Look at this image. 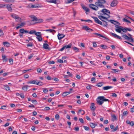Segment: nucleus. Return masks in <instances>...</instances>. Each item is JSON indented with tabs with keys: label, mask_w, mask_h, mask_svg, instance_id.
<instances>
[{
	"label": "nucleus",
	"mask_w": 134,
	"mask_h": 134,
	"mask_svg": "<svg viewBox=\"0 0 134 134\" xmlns=\"http://www.w3.org/2000/svg\"><path fill=\"white\" fill-rule=\"evenodd\" d=\"M97 0V2L95 3V4H91L89 5V7L90 8L96 11L98 10L99 7L101 8H105L104 4L106 2L105 0Z\"/></svg>",
	"instance_id": "nucleus-1"
},
{
	"label": "nucleus",
	"mask_w": 134,
	"mask_h": 134,
	"mask_svg": "<svg viewBox=\"0 0 134 134\" xmlns=\"http://www.w3.org/2000/svg\"><path fill=\"white\" fill-rule=\"evenodd\" d=\"M96 100L97 104L100 105H102L104 102L109 101L108 99L105 98V97L103 96L98 97Z\"/></svg>",
	"instance_id": "nucleus-2"
},
{
	"label": "nucleus",
	"mask_w": 134,
	"mask_h": 134,
	"mask_svg": "<svg viewBox=\"0 0 134 134\" xmlns=\"http://www.w3.org/2000/svg\"><path fill=\"white\" fill-rule=\"evenodd\" d=\"M102 13L101 14V15H106L107 16V18H109L110 17L109 14H110V11L106 9H103L101 11Z\"/></svg>",
	"instance_id": "nucleus-3"
},
{
	"label": "nucleus",
	"mask_w": 134,
	"mask_h": 134,
	"mask_svg": "<svg viewBox=\"0 0 134 134\" xmlns=\"http://www.w3.org/2000/svg\"><path fill=\"white\" fill-rule=\"evenodd\" d=\"M102 15H101V14L100 15H99L98 16V18L100 19L104 22L105 23L104 24V26H107L108 25L107 23V22L104 21V20L105 19L107 20H108V18H107V17H105L104 16Z\"/></svg>",
	"instance_id": "nucleus-4"
},
{
	"label": "nucleus",
	"mask_w": 134,
	"mask_h": 134,
	"mask_svg": "<svg viewBox=\"0 0 134 134\" xmlns=\"http://www.w3.org/2000/svg\"><path fill=\"white\" fill-rule=\"evenodd\" d=\"M122 37L124 38L125 39L127 40L130 42H133V38L132 37H129L127 36L125 34H124L122 35Z\"/></svg>",
	"instance_id": "nucleus-5"
},
{
	"label": "nucleus",
	"mask_w": 134,
	"mask_h": 134,
	"mask_svg": "<svg viewBox=\"0 0 134 134\" xmlns=\"http://www.w3.org/2000/svg\"><path fill=\"white\" fill-rule=\"evenodd\" d=\"M92 18L94 19L96 23L100 25H102V22L98 19L97 17L94 16H92Z\"/></svg>",
	"instance_id": "nucleus-6"
},
{
	"label": "nucleus",
	"mask_w": 134,
	"mask_h": 134,
	"mask_svg": "<svg viewBox=\"0 0 134 134\" xmlns=\"http://www.w3.org/2000/svg\"><path fill=\"white\" fill-rule=\"evenodd\" d=\"M82 28L87 32H92L93 31V30L90 28L86 26H83Z\"/></svg>",
	"instance_id": "nucleus-7"
},
{
	"label": "nucleus",
	"mask_w": 134,
	"mask_h": 134,
	"mask_svg": "<svg viewBox=\"0 0 134 134\" xmlns=\"http://www.w3.org/2000/svg\"><path fill=\"white\" fill-rule=\"evenodd\" d=\"M118 2L117 0H113L110 4V6L112 7H114L116 6Z\"/></svg>",
	"instance_id": "nucleus-8"
},
{
	"label": "nucleus",
	"mask_w": 134,
	"mask_h": 134,
	"mask_svg": "<svg viewBox=\"0 0 134 134\" xmlns=\"http://www.w3.org/2000/svg\"><path fill=\"white\" fill-rule=\"evenodd\" d=\"M6 5L5 6V7L7 8L8 10L10 12H12V9L11 7L12 5V4L10 5L8 4H6Z\"/></svg>",
	"instance_id": "nucleus-9"
},
{
	"label": "nucleus",
	"mask_w": 134,
	"mask_h": 134,
	"mask_svg": "<svg viewBox=\"0 0 134 134\" xmlns=\"http://www.w3.org/2000/svg\"><path fill=\"white\" fill-rule=\"evenodd\" d=\"M43 48L45 49L50 50L51 48L49 47V45L47 43H44L43 45Z\"/></svg>",
	"instance_id": "nucleus-10"
},
{
	"label": "nucleus",
	"mask_w": 134,
	"mask_h": 134,
	"mask_svg": "<svg viewBox=\"0 0 134 134\" xmlns=\"http://www.w3.org/2000/svg\"><path fill=\"white\" fill-rule=\"evenodd\" d=\"M111 129H112L111 132H114L116 131L118 129V126H110Z\"/></svg>",
	"instance_id": "nucleus-11"
},
{
	"label": "nucleus",
	"mask_w": 134,
	"mask_h": 134,
	"mask_svg": "<svg viewBox=\"0 0 134 134\" xmlns=\"http://www.w3.org/2000/svg\"><path fill=\"white\" fill-rule=\"evenodd\" d=\"M37 81L34 80L28 81L27 83V84H33L37 85Z\"/></svg>",
	"instance_id": "nucleus-12"
},
{
	"label": "nucleus",
	"mask_w": 134,
	"mask_h": 134,
	"mask_svg": "<svg viewBox=\"0 0 134 134\" xmlns=\"http://www.w3.org/2000/svg\"><path fill=\"white\" fill-rule=\"evenodd\" d=\"M19 32L22 34L28 33H29L28 31L26 30H24L23 29H20L19 30Z\"/></svg>",
	"instance_id": "nucleus-13"
},
{
	"label": "nucleus",
	"mask_w": 134,
	"mask_h": 134,
	"mask_svg": "<svg viewBox=\"0 0 134 134\" xmlns=\"http://www.w3.org/2000/svg\"><path fill=\"white\" fill-rule=\"evenodd\" d=\"M95 104L93 103H91V105L90 107L92 110L94 111L96 109V107L95 106Z\"/></svg>",
	"instance_id": "nucleus-14"
},
{
	"label": "nucleus",
	"mask_w": 134,
	"mask_h": 134,
	"mask_svg": "<svg viewBox=\"0 0 134 134\" xmlns=\"http://www.w3.org/2000/svg\"><path fill=\"white\" fill-rule=\"evenodd\" d=\"M29 17L31 19H32V21H36L37 20V18L34 15H31L29 16Z\"/></svg>",
	"instance_id": "nucleus-15"
},
{
	"label": "nucleus",
	"mask_w": 134,
	"mask_h": 134,
	"mask_svg": "<svg viewBox=\"0 0 134 134\" xmlns=\"http://www.w3.org/2000/svg\"><path fill=\"white\" fill-rule=\"evenodd\" d=\"M111 34L115 38H118L121 40H122V38L118 36V35H117L116 34H115L111 33Z\"/></svg>",
	"instance_id": "nucleus-16"
},
{
	"label": "nucleus",
	"mask_w": 134,
	"mask_h": 134,
	"mask_svg": "<svg viewBox=\"0 0 134 134\" xmlns=\"http://www.w3.org/2000/svg\"><path fill=\"white\" fill-rule=\"evenodd\" d=\"M126 123L130 126H133L134 125V122L132 121H130L129 120H127Z\"/></svg>",
	"instance_id": "nucleus-17"
},
{
	"label": "nucleus",
	"mask_w": 134,
	"mask_h": 134,
	"mask_svg": "<svg viewBox=\"0 0 134 134\" xmlns=\"http://www.w3.org/2000/svg\"><path fill=\"white\" fill-rule=\"evenodd\" d=\"M3 86L4 87V89L6 91H9L10 90V87L8 85H3Z\"/></svg>",
	"instance_id": "nucleus-18"
},
{
	"label": "nucleus",
	"mask_w": 134,
	"mask_h": 134,
	"mask_svg": "<svg viewBox=\"0 0 134 134\" xmlns=\"http://www.w3.org/2000/svg\"><path fill=\"white\" fill-rule=\"evenodd\" d=\"M65 36L62 34H58V38L59 40H60L65 37Z\"/></svg>",
	"instance_id": "nucleus-19"
},
{
	"label": "nucleus",
	"mask_w": 134,
	"mask_h": 134,
	"mask_svg": "<svg viewBox=\"0 0 134 134\" xmlns=\"http://www.w3.org/2000/svg\"><path fill=\"white\" fill-rule=\"evenodd\" d=\"M94 34L98 36L99 37H102L103 38L106 40H108V38H107L106 37L104 36H103V35H101L100 34H98L97 33H94Z\"/></svg>",
	"instance_id": "nucleus-20"
},
{
	"label": "nucleus",
	"mask_w": 134,
	"mask_h": 134,
	"mask_svg": "<svg viewBox=\"0 0 134 134\" xmlns=\"http://www.w3.org/2000/svg\"><path fill=\"white\" fill-rule=\"evenodd\" d=\"M30 87V86L27 85H24L22 87V90H23L24 91H25L27 90V87Z\"/></svg>",
	"instance_id": "nucleus-21"
},
{
	"label": "nucleus",
	"mask_w": 134,
	"mask_h": 134,
	"mask_svg": "<svg viewBox=\"0 0 134 134\" xmlns=\"http://www.w3.org/2000/svg\"><path fill=\"white\" fill-rule=\"evenodd\" d=\"M112 120L114 121L115 120H116L118 119L115 116V115L114 114H113V115H112Z\"/></svg>",
	"instance_id": "nucleus-22"
},
{
	"label": "nucleus",
	"mask_w": 134,
	"mask_h": 134,
	"mask_svg": "<svg viewBox=\"0 0 134 134\" xmlns=\"http://www.w3.org/2000/svg\"><path fill=\"white\" fill-rule=\"evenodd\" d=\"M11 16L13 18L15 19L16 20V19L18 18L19 19H20V18H18V16L14 14H13L11 15Z\"/></svg>",
	"instance_id": "nucleus-23"
},
{
	"label": "nucleus",
	"mask_w": 134,
	"mask_h": 134,
	"mask_svg": "<svg viewBox=\"0 0 134 134\" xmlns=\"http://www.w3.org/2000/svg\"><path fill=\"white\" fill-rule=\"evenodd\" d=\"M71 93V91L64 92L63 93L62 95L64 96H66Z\"/></svg>",
	"instance_id": "nucleus-24"
},
{
	"label": "nucleus",
	"mask_w": 134,
	"mask_h": 134,
	"mask_svg": "<svg viewBox=\"0 0 134 134\" xmlns=\"http://www.w3.org/2000/svg\"><path fill=\"white\" fill-rule=\"evenodd\" d=\"M99 46L101 47V48L103 49H107V46L105 45L102 44L100 46Z\"/></svg>",
	"instance_id": "nucleus-25"
},
{
	"label": "nucleus",
	"mask_w": 134,
	"mask_h": 134,
	"mask_svg": "<svg viewBox=\"0 0 134 134\" xmlns=\"http://www.w3.org/2000/svg\"><path fill=\"white\" fill-rule=\"evenodd\" d=\"M111 70L114 71H111V73H116V72H118L120 71V70L115 69H111Z\"/></svg>",
	"instance_id": "nucleus-26"
},
{
	"label": "nucleus",
	"mask_w": 134,
	"mask_h": 134,
	"mask_svg": "<svg viewBox=\"0 0 134 134\" xmlns=\"http://www.w3.org/2000/svg\"><path fill=\"white\" fill-rule=\"evenodd\" d=\"M36 38L39 42L41 41L42 40V35H39L36 36Z\"/></svg>",
	"instance_id": "nucleus-27"
},
{
	"label": "nucleus",
	"mask_w": 134,
	"mask_h": 134,
	"mask_svg": "<svg viewBox=\"0 0 134 134\" xmlns=\"http://www.w3.org/2000/svg\"><path fill=\"white\" fill-rule=\"evenodd\" d=\"M112 88L113 87L112 86H107L104 87H103V89L104 90H107Z\"/></svg>",
	"instance_id": "nucleus-28"
},
{
	"label": "nucleus",
	"mask_w": 134,
	"mask_h": 134,
	"mask_svg": "<svg viewBox=\"0 0 134 134\" xmlns=\"http://www.w3.org/2000/svg\"><path fill=\"white\" fill-rule=\"evenodd\" d=\"M2 58L3 61L6 62L7 61L8 58L6 57L5 55H3L2 56Z\"/></svg>",
	"instance_id": "nucleus-29"
},
{
	"label": "nucleus",
	"mask_w": 134,
	"mask_h": 134,
	"mask_svg": "<svg viewBox=\"0 0 134 134\" xmlns=\"http://www.w3.org/2000/svg\"><path fill=\"white\" fill-rule=\"evenodd\" d=\"M3 45L4 46H5L7 47H8L9 46L10 44L8 42H4L3 43Z\"/></svg>",
	"instance_id": "nucleus-30"
},
{
	"label": "nucleus",
	"mask_w": 134,
	"mask_h": 134,
	"mask_svg": "<svg viewBox=\"0 0 134 134\" xmlns=\"http://www.w3.org/2000/svg\"><path fill=\"white\" fill-rule=\"evenodd\" d=\"M82 8L86 12H89L90 11V9L86 7L83 6L82 7Z\"/></svg>",
	"instance_id": "nucleus-31"
},
{
	"label": "nucleus",
	"mask_w": 134,
	"mask_h": 134,
	"mask_svg": "<svg viewBox=\"0 0 134 134\" xmlns=\"http://www.w3.org/2000/svg\"><path fill=\"white\" fill-rule=\"evenodd\" d=\"M3 1H5L6 3H12L14 2V0H4Z\"/></svg>",
	"instance_id": "nucleus-32"
},
{
	"label": "nucleus",
	"mask_w": 134,
	"mask_h": 134,
	"mask_svg": "<svg viewBox=\"0 0 134 134\" xmlns=\"http://www.w3.org/2000/svg\"><path fill=\"white\" fill-rule=\"evenodd\" d=\"M35 34L37 36L39 35H42L41 32H36H36L35 33Z\"/></svg>",
	"instance_id": "nucleus-33"
},
{
	"label": "nucleus",
	"mask_w": 134,
	"mask_h": 134,
	"mask_svg": "<svg viewBox=\"0 0 134 134\" xmlns=\"http://www.w3.org/2000/svg\"><path fill=\"white\" fill-rule=\"evenodd\" d=\"M43 85V83L41 81H37V85H38L39 86H42Z\"/></svg>",
	"instance_id": "nucleus-34"
},
{
	"label": "nucleus",
	"mask_w": 134,
	"mask_h": 134,
	"mask_svg": "<svg viewBox=\"0 0 134 134\" xmlns=\"http://www.w3.org/2000/svg\"><path fill=\"white\" fill-rule=\"evenodd\" d=\"M115 30L116 32L119 33H120L121 32V31H122L121 28L120 27L118 29H115Z\"/></svg>",
	"instance_id": "nucleus-35"
},
{
	"label": "nucleus",
	"mask_w": 134,
	"mask_h": 134,
	"mask_svg": "<svg viewBox=\"0 0 134 134\" xmlns=\"http://www.w3.org/2000/svg\"><path fill=\"white\" fill-rule=\"evenodd\" d=\"M72 44L71 43H69L67 46H65V48H70L71 47Z\"/></svg>",
	"instance_id": "nucleus-36"
},
{
	"label": "nucleus",
	"mask_w": 134,
	"mask_h": 134,
	"mask_svg": "<svg viewBox=\"0 0 134 134\" xmlns=\"http://www.w3.org/2000/svg\"><path fill=\"white\" fill-rule=\"evenodd\" d=\"M35 32L36 31L34 30H31V31H30L29 32V33H28L31 34H35Z\"/></svg>",
	"instance_id": "nucleus-37"
},
{
	"label": "nucleus",
	"mask_w": 134,
	"mask_h": 134,
	"mask_svg": "<svg viewBox=\"0 0 134 134\" xmlns=\"http://www.w3.org/2000/svg\"><path fill=\"white\" fill-rule=\"evenodd\" d=\"M43 20L42 19H38L37 18V20L36 21H37V23H41L43 22Z\"/></svg>",
	"instance_id": "nucleus-38"
},
{
	"label": "nucleus",
	"mask_w": 134,
	"mask_h": 134,
	"mask_svg": "<svg viewBox=\"0 0 134 134\" xmlns=\"http://www.w3.org/2000/svg\"><path fill=\"white\" fill-rule=\"evenodd\" d=\"M103 84L102 82H99L96 85V86L98 87H100L103 85Z\"/></svg>",
	"instance_id": "nucleus-39"
},
{
	"label": "nucleus",
	"mask_w": 134,
	"mask_h": 134,
	"mask_svg": "<svg viewBox=\"0 0 134 134\" xmlns=\"http://www.w3.org/2000/svg\"><path fill=\"white\" fill-rule=\"evenodd\" d=\"M33 44L32 42L29 43L27 44V47H32L33 46Z\"/></svg>",
	"instance_id": "nucleus-40"
},
{
	"label": "nucleus",
	"mask_w": 134,
	"mask_h": 134,
	"mask_svg": "<svg viewBox=\"0 0 134 134\" xmlns=\"http://www.w3.org/2000/svg\"><path fill=\"white\" fill-rule=\"evenodd\" d=\"M79 113H81L82 115H83L85 113V112L84 111V110H81V109H80L79 110Z\"/></svg>",
	"instance_id": "nucleus-41"
},
{
	"label": "nucleus",
	"mask_w": 134,
	"mask_h": 134,
	"mask_svg": "<svg viewBox=\"0 0 134 134\" xmlns=\"http://www.w3.org/2000/svg\"><path fill=\"white\" fill-rule=\"evenodd\" d=\"M4 35V33L3 31L1 30H0V37H2Z\"/></svg>",
	"instance_id": "nucleus-42"
},
{
	"label": "nucleus",
	"mask_w": 134,
	"mask_h": 134,
	"mask_svg": "<svg viewBox=\"0 0 134 134\" xmlns=\"http://www.w3.org/2000/svg\"><path fill=\"white\" fill-rule=\"evenodd\" d=\"M73 49L76 52H79V49L76 47H74Z\"/></svg>",
	"instance_id": "nucleus-43"
},
{
	"label": "nucleus",
	"mask_w": 134,
	"mask_h": 134,
	"mask_svg": "<svg viewBox=\"0 0 134 134\" xmlns=\"http://www.w3.org/2000/svg\"><path fill=\"white\" fill-rule=\"evenodd\" d=\"M123 21H125V22H127V23H131L130 21L129 20H127V19H126L125 18H124L123 19Z\"/></svg>",
	"instance_id": "nucleus-44"
},
{
	"label": "nucleus",
	"mask_w": 134,
	"mask_h": 134,
	"mask_svg": "<svg viewBox=\"0 0 134 134\" xmlns=\"http://www.w3.org/2000/svg\"><path fill=\"white\" fill-rule=\"evenodd\" d=\"M65 25L64 23H62L59 24L58 25V26H61L62 27L64 26Z\"/></svg>",
	"instance_id": "nucleus-45"
},
{
	"label": "nucleus",
	"mask_w": 134,
	"mask_h": 134,
	"mask_svg": "<svg viewBox=\"0 0 134 134\" xmlns=\"http://www.w3.org/2000/svg\"><path fill=\"white\" fill-rule=\"evenodd\" d=\"M57 62L60 63H63V61L61 59H58Z\"/></svg>",
	"instance_id": "nucleus-46"
},
{
	"label": "nucleus",
	"mask_w": 134,
	"mask_h": 134,
	"mask_svg": "<svg viewBox=\"0 0 134 134\" xmlns=\"http://www.w3.org/2000/svg\"><path fill=\"white\" fill-rule=\"evenodd\" d=\"M6 5V4H5L4 5L2 4H0V8L5 7V6Z\"/></svg>",
	"instance_id": "nucleus-47"
},
{
	"label": "nucleus",
	"mask_w": 134,
	"mask_h": 134,
	"mask_svg": "<svg viewBox=\"0 0 134 134\" xmlns=\"http://www.w3.org/2000/svg\"><path fill=\"white\" fill-rule=\"evenodd\" d=\"M55 117L56 119L57 120L59 119V115L58 114H56L55 115Z\"/></svg>",
	"instance_id": "nucleus-48"
},
{
	"label": "nucleus",
	"mask_w": 134,
	"mask_h": 134,
	"mask_svg": "<svg viewBox=\"0 0 134 134\" xmlns=\"http://www.w3.org/2000/svg\"><path fill=\"white\" fill-rule=\"evenodd\" d=\"M9 62L10 64H12L13 61V59L12 58H10L9 59Z\"/></svg>",
	"instance_id": "nucleus-49"
},
{
	"label": "nucleus",
	"mask_w": 134,
	"mask_h": 134,
	"mask_svg": "<svg viewBox=\"0 0 134 134\" xmlns=\"http://www.w3.org/2000/svg\"><path fill=\"white\" fill-rule=\"evenodd\" d=\"M121 30L124 32H127L126 28L122 27V28H121Z\"/></svg>",
	"instance_id": "nucleus-50"
},
{
	"label": "nucleus",
	"mask_w": 134,
	"mask_h": 134,
	"mask_svg": "<svg viewBox=\"0 0 134 134\" xmlns=\"http://www.w3.org/2000/svg\"><path fill=\"white\" fill-rule=\"evenodd\" d=\"M52 79L57 82L59 80L57 78H52Z\"/></svg>",
	"instance_id": "nucleus-51"
},
{
	"label": "nucleus",
	"mask_w": 134,
	"mask_h": 134,
	"mask_svg": "<svg viewBox=\"0 0 134 134\" xmlns=\"http://www.w3.org/2000/svg\"><path fill=\"white\" fill-rule=\"evenodd\" d=\"M18 18H20V19H19V18H17V19H16V21H17L18 22H20L21 21V18L18 16Z\"/></svg>",
	"instance_id": "nucleus-52"
},
{
	"label": "nucleus",
	"mask_w": 134,
	"mask_h": 134,
	"mask_svg": "<svg viewBox=\"0 0 134 134\" xmlns=\"http://www.w3.org/2000/svg\"><path fill=\"white\" fill-rule=\"evenodd\" d=\"M31 102L33 104H36L37 103V101L36 100H31Z\"/></svg>",
	"instance_id": "nucleus-53"
},
{
	"label": "nucleus",
	"mask_w": 134,
	"mask_h": 134,
	"mask_svg": "<svg viewBox=\"0 0 134 134\" xmlns=\"http://www.w3.org/2000/svg\"><path fill=\"white\" fill-rule=\"evenodd\" d=\"M127 114V111H125L123 112V115L124 116H126Z\"/></svg>",
	"instance_id": "nucleus-54"
},
{
	"label": "nucleus",
	"mask_w": 134,
	"mask_h": 134,
	"mask_svg": "<svg viewBox=\"0 0 134 134\" xmlns=\"http://www.w3.org/2000/svg\"><path fill=\"white\" fill-rule=\"evenodd\" d=\"M79 121L82 123H84L83 121L82 118H79Z\"/></svg>",
	"instance_id": "nucleus-55"
},
{
	"label": "nucleus",
	"mask_w": 134,
	"mask_h": 134,
	"mask_svg": "<svg viewBox=\"0 0 134 134\" xmlns=\"http://www.w3.org/2000/svg\"><path fill=\"white\" fill-rule=\"evenodd\" d=\"M112 96L113 97H116L117 96V94L114 93H112Z\"/></svg>",
	"instance_id": "nucleus-56"
},
{
	"label": "nucleus",
	"mask_w": 134,
	"mask_h": 134,
	"mask_svg": "<svg viewBox=\"0 0 134 134\" xmlns=\"http://www.w3.org/2000/svg\"><path fill=\"white\" fill-rule=\"evenodd\" d=\"M48 91V90L46 88L44 89L43 91V92L45 93H47Z\"/></svg>",
	"instance_id": "nucleus-57"
},
{
	"label": "nucleus",
	"mask_w": 134,
	"mask_h": 134,
	"mask_svg": "<svg viewBox=\"0 0 134 134\" xmlns=\"http://www.w3.org/2000/svg\"><path fill=\"white\" fill-rule=\"evenodd\" d=\"M93 46L94 47H97V44L96 42H93Z\"/></svg>",
	"instance_id": "nucleus-58"
},
{
	"label": "nucleus",
	"mask_w": 134,
	"mask_h": 134,
	"mask_svg": "<svg viewBox=\"0 0 134 134\" xmlns=\"http://www.w3.org/2000/svg\"><path fill=\"white\" fill-rule=\"evenodd\" d=\"M84 128L86 130H88L89 129V128L87 126H83Z\"/></svg>",
	"instance_id": "nucleus-59"
},
{
	"label": "nucleus",
	"mask_w": 134,
	"mask_h": 134,
	"mask_svg": "<svg viewBox=\"0 0 134 134\" xmlns=\"http://www.w3.org/2000/svg\"><path fill=\"white\" fill-rule=\"evenodd\" d=\"M50 109V108L49 107H47L45 108H44V110H49Z\"/></svg>",
	"instance_id": "nucleus-60"
},
{
	"label": "nucleus",
	"mask_w": 134,
	"mask_h": 134,
	"mask_svg": "<svg viewBox=\"0 0 134 134\" xmlns=\"http://www.w3.org/2000/svg\"><path fill=\"white\" fill-rule=\"evenodd\" d=\"M67 73L68 75L69 76H72V74L70 73L69 71H67Z\"/></svg>",
	"instance_id": "nucleus-61"
},
{
	"label": "nucleus",
	"mask_w": 134,
	"mask_h": 134,
	"mask_svg": "<svg viewBox=\"0 0 134 134\" xmlns=\"http://www.w3.org/2000/svg\"><path fill=\"white\" fill-rule=\"evenodd\" d=\"M65 46H64L63 47H62L61 49H60L59 51H63L65 48Z\"/></svg>",
	"instance_id": "nucleus-62"
},
{
	"label": "nucleus",
	"mask_w": 134,
	"mask_h": 134,
	"mask_svg": "<svg viewBox=\"0 0 134 134\" xmlns=\"http://www.w3.org/2000/svg\"><path fill=\"white\" fill-rule=\"evenodd\" d=\"M108 120H106L104 121V124H106L108 123Z\"/></svg>",
	"instance_id": "nucleus-63"
},
{
	"label": "nucleus",
	"mask_w": 134,
	"mask_h": 134,
	"mask_svg": "<svg viewBox=\"0 0 134 134\" xmlns=\"http://www.w3.org/2000/svg\"><path fill=\"white\" fill-rule=\"evenodd\" d=\"M86 88L88 90H90L91 89V86L90 85H89L87 86L86 87Z\"/></svg>",
	"instance_id": "nucleus-64"
}]
</instances>
